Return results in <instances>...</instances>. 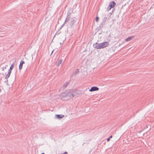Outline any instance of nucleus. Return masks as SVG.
<instances>
[{"instance_id": "obj_23", "label": "nucleus", "mask_w": 154, "mask_h": 154, "mask_svg": "<svg viewBox=\"0 0 154 154\" xmlns=\"http://www.w3.org/2000/svg\"><path fill=\"white\" fill-rule=\"evenodd\" d=\"M54 51V50H53L52 51L51 53V54H50V56H51V55L52 54H53V51Z\"/></svg>"}, {"instance_id": "obj_2", "label": "nucleus", "mask_w": 154, "mask_h": 154, "mask_svg": "<svg viewBox=\"0 0 154 154\" xmlns=\"http://www.w3.org/2000/svg\"><path fill=\"white\" fill-rule=\"evenodd\" d=\"M109 45V41L104 42L100 43L96 42L94 48L97 49H102L108 46Z\"/></svg>"}, {"instance_id": "obj_5", "label": "nucleus", "mask_w": 154, "mask_h": 154, "mask_svg": "<svg viewBox=\"0 0 154 154\" xmlns=\"http://www.w3.org/2000/svg\"><path fill=\"white\" fill-rule=\"evenodd\" d=\"M116 4L114 1H112L111 2L109 5H108L107 8V11H109L111 8H113L116 5Z\"/></svg>"}, {"instance_id": "obj_13", "label": "nucleus", "mask_w": 154, "mask_h": 154, "mask_svg": "<svg viewBox=\"0 0 154 154\" xmlns=\"http://www.w3.org/2000/svg\"><path fill=\"white\" fill-rule=\"evenodd\" d=\"M11 72L8 71V74L6 75L5 77V79H8L10 77V75L11 73Z\"/></svg>"}, {"instance_id": "obj_22", "label": "nucleus", "mask_w": 154, "mask_h": 154, "mask_svg": "<svg viewBox=\"0 0 154 154\" xmlns=\"http://www.w3.org/2000/svg\"><path fill=\"white\" fill-rule=\"evenodd\" d=\"M62 154H68L67 152H65L64 153H63Z\"/></svg>"}, {"instance_id": "obj_6", "label": "nucleus", "mask_w": 154, "mask_h": 154, "mask_svg": "<svg viewBox=\"0 0 154 154\" xmlns=\"http://www.w3.org/2000/svg\"><path fill=\"white\" fill-rule=\"evenodd\" d=\"M122 39H120L118 42V43H119V46L124 44L126 42L130 41L131 39H125V40L123 41H122Z\"/></svg>"}, {"instance_id": "obj_15", "label": "nucleus", "mask_w": 154, "mask_h": 154, "mask_svg": "<svg viewBox=\"0 0 154 154\" xmlns=\"http://www.w3.org/2000/svg\"><path fill=\"white\" fill-rule=\"evenodd\" d=\"M62 62V59H60L58 61V66L60 64H61Z\"/></svg>"}, {"instance_id": "obj_28", "label": "nucleus", "mask_w": 154, "mask_h": 154, "mask_svg": "<svg viewBox=\"0 0 154 154\" xmlns=\"http://www.w3.org/2000/svg\"><path fill=\"white\" fill-rule=\"evenodd\" d=\"M63 43H60V44H61H61H62Z\"/></svg>"}, {"instance_id": "obj_14", "label": "nucleus", "mask_w": 154, "mask_h": 154, "mask_svg": "<svg viewBox=\"0 0 154 154\" xmlns=\"http://www.w3.org/2000/svg\"><path fill=\"white\" fill-rule=\"evenodd\" d=\"M105 23L102 22L100 24L99 27L100 28H101L103 27V25H104Z\"/></svg>"}, {"instance_id": "obj_8", "label": "nucleus", "mask_w": 154, "mask_h": 154, "mask_svg": "<svg viewBox=\"0 0 154 154\" xmlns=\"http://www.w3.org/2000/svg\"><path fill=\"white\" fill-rule=\"evenodd\" d=\"M71 14V13H70L69 12L68 13L67 15L66 19L65 20V22H64V23H65L66 22H67L69 20V18L71 17V16H70Z\"/></svg>"}, {"instance_id": "obj_26", "label": "nucleus", "mask_w": 154, "mask_h": 154, "mask_svg": "<svg viewBox=\"0 0 154 154\" xmlns=\"http://www.w3.org/2000/svg\"><path fill=\"white\" fill-rule=\"evenodd\" d=\"M109 51H112V50L111 49H109Z\"/></svg>"}, {"instance_id": "obj_27", "label": "nucleus", "mask_w": 154, "mask_h": 154, "mask_svg": "<svg viewBox=\"0 0 154 154\" xmlns=\"http://www.w3.org/2000/svg\"><path fill=\"white\" fill-rule=\"evenodd\" d=\"M8 82V80H7L6 82Z\"/></svg>"}, {"instance_id": "obj_9", "label": "nucleus", "mask_w": 154, "mask_h": 154, "mask_svg": "<svg viewBox=\"0 0 154 154\" xmlns=\"http://www.w3.org/2000/svg\"><path fill=\"white\" fill-rule=\"evenodd\" d=\"M25 63V62L24 61L22 60L20 61L19 66V69L20 70H21L22 69L23 65Z\"/></svg>"}, {"instance_id": "obj_4", "label": "nucleus", "mask_w": 154, "mask_h": 154, "mask_svg": "<svg viewBox=\"0 0 154 154\" xmlns=\"http://www.w3.org/2000/svg\"><path fill=\"white\" fill-rule=\"evenodd\" d=\"M69 91H70V92L71 94V96H72V98L75 96L78 97V94H79V92H80L79 91H77L74 90L73 89H69Z\"/></svg>"}, {"instance_id": "obj_10", "label": "nucleus", "mask_w": 154, "mask_h": 154, "mask_svg": "<svg viewBox=\"0 0 154 154\" xmlns=\"http://www.w3.org/2000/svg\"><path fill=\"white\" fill-rule=\"evenodd\" d=\"M55 116L56 118L60 119L64 117V115L62 114L56 115Z\"/></svg>"}, {"instance_id": "obj_25", "label": "nucleus", "mask_w": 154, "mask_h": 154, "mask_svg": "<svg viewBox=\"0 0 154 154\" xmlns=\"http://www.w3.org/2000/svg\"><path fill=\"white\" fill-rule=\"evenodd\" d=\"M3 35H0V37H3Z\"/></svg>"}, {"instance_id": "obj_24", "label": "nucleus", "mask_w": 154, "mask_h": 154, "mask_svg": "<svg viewBox=\"0 0 154 154\" xmlns=\"http://www.w3.org/2000/svg\"><path fill=\"white\" fill-rule=\"evenodd\" d=\"M112 137V135H110L109 138L110 139V138H111Z\"/></svg>"}, {"instance_id": "obj_16", "label": "nucleus", "mask_w": 154, "mask_h": 154, "mask_svg": "<svg viewBox=\"0 0 154 154\" xmlns=\"http://www.w3.org/2000/svg\"><path fill=\"white\" fill-rule=\"evenodd\" d=\"M68 85V83L67 82H66L63 85V87H66V86Z\"/></svg>"}, {"instance_id": "obj_19", "label": "nucleus", "mask_w": 154, "mask_h": 154, "mask_svg": "<svg viewBox=\"0 0 154 154\" xmlns=\"http://www.w3.org/2000/svg\"><path fill=\"white\" fill-rule=\"evenodd\" d=\"M134 37H135V36H132L128 37L127 38H133Z\"/></svg>"}, {"instance_id": "obj_18", "label": "nucleus", "mask_w": 154, "mask_h": 154, "mask_svg": "<svg viewBox=\"0 0 154 154\" xmlns=\"http://www.w3.org/2000/svg\"><path fill=\"white\" fill-rule=\"evenodd\" d=\"M99 17L98 16L95 19L96 22H97L99 21Z\"/></svg>"}, {"instance_id": "obj_7", "label": "nucleus", "mask_w": 154, "mask_h": 154, "mask_svg": "<svg viewBox=\"0 0 154 154\" xmlns=\"http://www.w3.org/2000/svg\"><path fill=\"white\" fill-rule=\"evenodd\" d=\"M99 90V88L96 86L91 87L89 91L90 92H92L95 91H97Z\"/></svg>"}, {"instance_id": "obj_29", "label": "nucleus", "mask_w": 154, "mask_h": 154, "mask_svg": "<svg viewBox=\"0 0 154 154\" xmlns=\"http://www.w3.org/2000/svg\"><path fill=\"white\" fill-rule=\"evenodd\" d=\"M41 154H45L44 153H42Z\"/></svg>"}, {"instance_id": "obj_11", "label": "nucleus", "mask_w": 154, "mask_h": 154, "mask_svg": "<svg viewBox=\"0 0 154 154\" xmlns=\"http://www.w3.org/2000/svg\"><path fill=\"white\" fill-rule=\"evenodd\" d=\"M79 72V69H76L75 71L73 72L72 76L75 75Z\"/></svg>"}, {"instance_id": "obj_21", "label": "nucleus", "mask_w": 154, "mask_h": 154, "mask_svg": "<svg viewBox=\"0 0 154 154\" xmlns=\"http://www.w3.org/2000/svg\"><path fill=\"white\" fill-rule=\"evenodd\" d=\"M110 139L109 137L107 139V142H109L110 141Z\"/></svg>"}, {"instance_id": "obj_20", "label": "nucleus", "mask_w": 154, "mask_h": 154, "mask_svg": "<svg viewBox=\"0 0 154 154\" xmlns=\"http://www.w3.org/2000/svg\"><path fill=\"white\" fill-rule=\"evenodd\" d=\"M65 23H63V24L61 26V27H60V29L62 28L63 27L64 25V24H65Z\"/></svg>"}, {"instance_id": "obj_17", "label": "nucleus", "mask_w": 154, "mask_h": 154, "mask_svg": "<svg viewBox=\"0 0 154 154\" xmlns=\"http://www.w3.org/2000/svg\"><path fill=\"white\" fill-rule=\"evenodd\" d=\"M107 17H104L103 18V19L102 22L105 23V22H106V20H107Z\"/></svg>"}, {"instance_id": "obj_3", "label": "nucleus", "mask_w": 154, "mask_h": 154, "mask_svg": "<svg viewBox=\"0 0 154 154\" xmlns=\"http://www.w3.org/2000/svg\"><path fill=\"white\" fill-rule=\"evenodd\" d=\"M71 19V21L69 22V25L71 27H72L74 24L79 22V21L75 17L72 18Z\"/></svg>"}, {"instance_id": "obj_1", "label": "nucleus", "mask_w": 154, "mask_h": 154, "mask_svg": "<svg viewBox=\"0 0 154 154\" xmlns=\"http://www.w3.org/2000/svg\"><path fill=\"white\" fill-rule=\"evenodd\" d=\"M69 89L67 90L62 92L60 95L61 99L64 101H66L72 98L71 94Z\"/></svg>"}, {"instance_id": "obj_12", "label": "nucleus", "mask_w": 154, "mask_h": 154, "mask_svg": "<svg viewBox=\"0 0 154 154\" xmlns=\"http://www.w3.org/2000/svg\"><path fill=\"white\" fill-rule=\"evenodd\" d=\"M15 63L14 62L12 64H11V66L10 67V69H9V71H10L11 72L12 70L13 69V68L14 67Z\"/></svg>"}]
</instances>
